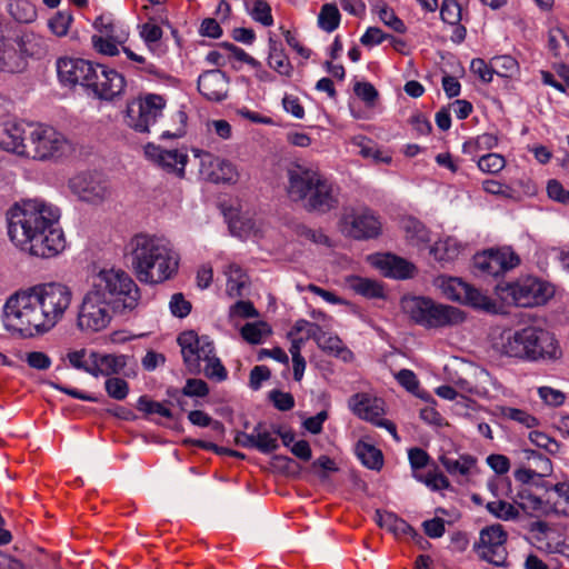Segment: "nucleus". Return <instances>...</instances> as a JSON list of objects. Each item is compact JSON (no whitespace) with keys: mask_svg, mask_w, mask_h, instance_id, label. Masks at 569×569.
Segmentation results:
<instances>
[{"mask_svg":"<svg viewBox=\"0 0 569 569\" xmlns=\"http://www.w3.org/2000/svg\"><path fill=\"white\" fill-rule=\"evenodd\" d=\"M206 365L201 368V371L206 375V377L210 379H214L217 381H223L227 379V370L221 363V361L216 357L214 351L210 353V357L202 360Z\"/></svg>","mask_w":569,"mask_h":569,"instance_id":"5fc2aeb1","label":"nucleus"},{"mask_svg":"<svg viewBox=\"0 0 569 569\" xmlns=\"http://www.w3.org/2000/svg\"><path fill=\"white\" fill-rule=\"evenodd\" d=\"M341 232L356 240L376 238L381 232L379 217L370 209H352L340 221Z\"/></svg>","mask_w":569,"mask_h":569,"instance_id":"4468645a","label":"nucleus"},{"mask_svg":"<svg viewBox=\"0 0 569 569\" xmlns=\"http://www.w3.org/2000/svg\"><path fill=\"white\" fill-rule=\"evenodd\" d=\"M224 274L227 276V293L232 298L240 297L247 283V274L242 268L237 263H229Z\"/></svg>","mask_w":569,"mask_h":569,"instance_id":"473e14b6","label":"nucleus"},{"mask_svg":"<svg viewBox=\"0 0 569 569\" xmlns=\"http://www.w3.org/2000/svg\"><path fill=\"white\" fill-rule=\"evenodd\" d=\"M339 23L340 12L337 6L333 3L323 4L318 16L319 27L327 32H332L339 27Z\"/></svg>","mask_w":569,"mask_h":569,"instance_id":"a18cd8bd","label":"nucleus"},{"mask_svg":"<svg viewBox=\"0 0 569 569\" xmlns=\"http://www.w3.org/2000/svg\"><path fill=\"white\" fill-rule=\"evenodd\" d=\"M69 188L80 200L92 204L103 202L111 194L109 182L100 173H79L69 180Z\"/></svg>","mask_w":569,"mask_h":569,"instance_id":"a211bd4d","label":"nucleus"},{"mask_svg":"<svg viewBox=\"0 0 569 569\" xmlns=\"http://www.w3.org/2000/svg\"><path fill=\"white\" fill-rule=\"evenodd\" d=\"M356 453L361 462L369 469L379 470L383 465V457L379 449L363 441L356 446Z\"/></svg>","mask_w":569,"mask_h":569,"instance_id":"4c0bfd02","label":"nucleus"},{"mask_svg":"<svg viewBox=\"0 0 569 569\" xmlns=\"http://www.w3.org/2000/svg\"><path fill=\"white\" fill-rule=\"evenodd\" d=\"M27 157L36 160L59 159L72 152V143L63 133L41 123H32Z\"/></svg>","mask_w":569,"mask_h":569,"instance_id":"1a4fd4ad","label":"nucleus"},{"mask_svg":"<svg viewBox=\"0 0 569 569\" xmlns=\"http://www.w3.org/2000/svg\"><path fill=\"white\" fill-rule=\"evenodd\" d=\"M8 9L11 17L21 23H31L37 18L36 7L29 0H10Z\"/></svg>","mask_w":569,"mask_h":569,"instance_id":"58836bf2","label":"nucleus"},{"mask_svg":"<svg viewBox=\"0 0 569 569\" xmlns=\"http://www.w3.org/2000/svg\"><path fill=\"white\" fill-rule=\"evenodd\" d=\"M127 366V357L123 355H104L92 351L91 376L112 377L122 372Z\"/></svg>","mask_w":569,"mask_h":569,"instance_id":"a878e982","label":"nucleus"},{"mask_svg":"<svg viewBox=\"0 0 569 569\" xmlns=\"http://www.w3.org/2000/svg\"><path fill=\"white\" fill-rule=\"evenodd\" d=\"M531 456L533 459H537L540 463V471L537 472L535 470L528 468H521L515 471V479L523 485L529 483L533 477H545L551 472V461L546 456L531 451Z\"/></svg>","mask_w":569,"mask_h":569,"instance_id":"e433bc0d","label":"nucleus"},{"mask_svg":"<svg viewBox=\"0 0 569 569\" xmlns=\"http://www.w3.org/2000/svg\"><path fill=\"white\" fill-rule=\"evenodd\" d=\"M461 250L460 243L451 237H448L443 240L437 241L430 249V252L433 254L435 259L438 261H452L456 259Z\"/></svg>","mask_w":569,"mask_h":569,"instance_id":"c9c22d12","label":"nucleus"},{"mask_svg":"<svg viewBox=\"0 0 569 569\" xmlns=\"http://www.w3.org/2000/svg\"><path fill=\"white\" fill-rule=\"evenodd\" d=\"M379 264L388 269L389 276L399 279L410 278L415 271V267L411 263L393 254L385 256Z\"/></svg>","mask_w":569,"mask_h":569,"instance_id":"72a5a7b5","label":"nucleus"},{"mask_svg":"<svg viewBox=\"0 0 569 569\" xmlns=\"http://www.w3.org/2000/svg\"><path fill=\"white\" fill-rule=\"evenodd\" d=\"M22 69V60L17 49L7 43L0 34V71L18 72Z\"/></svg>","mask_w":569,"mask_h":569,"instance_id":"2f4dec72","label":"nucleus"},{"mask_svg":"<svg viewBox=\"0 0 569 569\" xmlns=\"http://www.w3.org/2000/svg\"><path fill=\"white\" fill-rule=\"evenodd\" d=\"M169 306L172 315L178 318H184L191 311V303L184 299L182 293H174Z\"/></svg>","mask_w":569,"mask_h":569,"instance_id":"774afa93","label":"nucleus"},{"mask_svg":"<svg viewBox=\"0 0 569 569\" xmlns=\"http://www.w3.org/2000/svg\"><path fill=\"white\" fill-rule=\"evenodd\" d=\"M126 257L140 282L162 283L178 272L180 257L164 237L149 233L134 234L126 246Z\"/></svg>","mask_w":569,"mask_h":569,"instance_id":"f03ea898","label":"nucleus"},{"mask_svg":"<svg viewBox=\"0 0 569 569\" xmlns=\"http://www.w3.org/2000/svg\"><path fill=\"white\" fill-rule=\"evenodd\" d=\"M166 107L162 96L148 93L127 104L126 123L137 132H149Z\"/></svg>","mask_w":569,"mask_h":569,"instance_id":"f8f14e48","label":"nucleus"},{"mask_svg":"<svg viewBox=\"0 0 569 569\" xmlns=\"http://www.w3.org/2000/svg\"><path fill=\"white\" fill-rule=\"evenodd\" d=\"M8 236L21 250L40 258H52L66 248L58 207L41 199L16 202L6 213Z\"/></svg>","mask_w":569,"mask_h":569,"instance_id":"f257e3e1","label":"nucleus"},{"mask_svg":"<svg viewBox=\"0 0 569 569\" xmlns=\"http://www.w3.org/2000/svg\"><path fill=\"white\" fill-rule=\"evenodd\" d=\"M408 458L412 469V475L427 467L430 461V456L428 452L418 447L408 450Z\"/></svg>","mask_w":569,"mask_h":569,"instance_id":"69168bd1","label":"nucleus"},{"mask_svg":"<svg viewBox=\"0 0 569 569\" xmlns=\"http://www.w3.org/2000/svg\"><path fill=\"white\" fill-rule=\"evenodd\" d=\"M548 48L556 58L561 59L569 54V40L561 29L555 28L549 31Z\"/></svg>","mask_w":569,"mask_h":569,"instance_id":"c03bdc74","label":"nucleus"},{"mask_svg":"<svg viewBox=\"0 0 569 569\" xmlns=\"http://www.w3.org/2000/svg\"><path fill=\"white\" fill-rule=\"evenodd\" d=\"M496 289L503 301L521 308L542 306L555 295L551 284L531 276L499 283Z\"/></svg>","mask_w":569,"mask_h":569,"instance_id":"6e6552de","label":"nucleus"},{"mask_svg":"<svg viewBox=\"0 0 569 569\" xmlns=\"http://www.w3.org/2000/svg\"><path fill=\"white\" fill-rule=\"evenodd\" d=\"M379 525L387 527L388 530L396 536H412L416 529L410 526L406 520L397 517L393 513H387L383 518L380 517Z\"/></svg>","mask_w":569,"mask_h":569,"instance_id":"49530a36","label":"nucleus"},{"mask_svg":"<svg viewBox=\"0 0 569 569\" xmlns=\"http://www.w3.org/2000/svg\"><path fill=\"white\" fill-rule=\"evenodd\" d=\"M72 20L73 17L71 11H58L51 19H49L48 27L54 36L64 37L69 31Z\"/></svg>","mask_w":569,"mask_h":569,"instance_id":"8fccbe9b","label":"nucleus"},{"mask_svg":"<svg viewBox=\"0 0 569 569\" xmlns=\"http://www.w3.org/2000/svg\"><path fill=\"white\" fill-rule=\"evenodd\" d=\"M501 412L503 417L509 418L513 421H517L527 428H533L538 426V419L530 413H528L525 410L511 408V407H503L501 409Z\"/></svg>","mask_w":569,"mask_h":569,"instance_id":"680f3d73","label":"nucleus"},{"mask_svg":"<svg viewBox=\"0 0 569 569\" xmlns=\"http://www.w3.org/2000/svg\"><path fill=\"white\" fill-rule=\"evenodd\" d=\"M4 323L22 337L43 335L52 329L33 287L16 292L7 300Z\"/></svg>","mask_w":569,"mask_h":569,"instance_id":"39448f33","label":"nucleus"},{"mask_svg":"<svg viewBox=\"0 0 569 569\" xmlns=\"http://www.w3.org/2000/svg\"><path fill=\"white\" fill-rule=\"evenodd\" d=\"M346 284L348 288L353 290L356 293L361 295L366 298H382L383 288L382 286L372 279L362 278L358 276H350L346 278Z\"/></svg>","mask_w":569,"mask_h":569,"instance_id":"c756f323","label":"nucleus"},{"mask_svg":"<svg viewBox=\"0 0 569 569\" xmlns=\"http://www.w3.org/2000/svg\"><path fill=\"white\" fill-rule=\"evenodd\" d=\"M300 332H306V340L313 339L316 342L318 338L322 335L323 330L320 326L309 322L308 320L300 319L297 320L293 325L292 329L289 331L288 337L296 336Z\"/></svg>","mask_w":569,"mask_h":569,"instance_id":"13d9d810","label":"nucleus"},{"mask_svg":"<svg viewBox=\"0 0 569 569\" xmlns=\"http://www.w3.org/2000/svg\"><path fill=\"white\" fill-rule=\"evenodd\" d=\"M353 91L368 106H373L379 96L377 89L370 82H357Z\"/></svg>","mask_w":569,"mask_h":569,"instance_id":"338daca9","label":"nucleus"},{"mask_svg":"<svg viewBox=\"0 0 569 569\" xmlns=\"http://www.w3.org/2000/svg\"><path fill=\"white\" fill-rule=\"evenodd\" d=\"M51 328L61 321L70 308L72 291L66 284L49 282L33 286Z\"/></svg>","mask_w":569,"mask_h":569,"instance_id":"ddd939ff","label":"nucleus"},{"mask_svg":"<svg viewBox=\"0 0 569 569\" xmlns=\"http://www.w3.org/2000/svg\"><path fill=\"white\" fill-rule=\"evenodd\" d=\"M19 48L17 53L21 57L22 66L24 67L23 56L26 57H42L47 52V44L43 37L33 31H23L16 40Z\"/></svg>","mask_w":569,"mask_h":569,"instance_id":"cd10ccee","label":"nucleus"},{"mask_svg":"<svg viewBox=\"0 0 569 569\" xmlns=\"http://www.w3.org/2000/svg\"><path fill=\"white\" fill-rule=\"evenodd\" d=\"M497 348L507 357L532 362L556 361L562 355L555 335L533 325L503 331Z\"/></svg>","mask_w":569,"mask_h":569,"instance_id":"20e7f679","label":"nucleus"},{"mask_svg":"<svg viewBox=\"0 0 569 569\" xmlns=\"http://www.w3.org/2000/svg\"><path fill=\"white\" fill-rule=\"evenodd\" d=\"M162 34V29L152 18H150L146 23L139 26V36L149 49H153V47L161 40Z\"/></svg>","mask_w":569,"mask_h":569,"instance_id":"603ef678","label":"nucleus"},{"mask_svg":"<svg viewBox=\"0 0 569 569\" xmlns=\"http://www.w3.org/2000/svg\"><path fill=\"white\" fill-rule=\"evenodd\" d=\"M271 332L268 323L263 321L246 323L241 328L242 338L252 345H258L262 341L264 336H268Z\"/></svg>","mask_w":569,"mask_h":569,"instance_id":"de8ad7c7","label":"nucleus"},{"mask_svg":"<svg viewBox=\"0 0 569 569\" xmlns=\"http://www.w3.org/2000/svg\"><path fill=\"white\" fill-rule=\"evenodd\" d=\"M116 312L132 311L141 293L132 277L122 269H102L92 277L91 288Z\"/></svg>","mask_w":569,"mask_h":569,"instance_id":"423d86ee","label":"nucleus"},{"mask_svg":"<svg viewBox=\"0 0 569 569\" xmlns=\"http://www.w3.org/2000/svg\"><path fill=\"white\" fill-rule=\"evenodd\" d=\"M250 14L253 20L260 22L264 27H270L273 24L271 7L266 0H256Z\"/></svg>","mask_w":569,"mask_h":569,"instance_id":"bf43d9fd","label":"nucleus"},{"mask_svg":"<svg viewBox=\"0 0 569 569\" xmlns=\"http://www.w3.org/2000/svg\"><path fill=\"white\" fill-rule=\"evenodd\" d=\"M189 421L199 427H209L211 426L213 430L221 431L223 430V425L220 421L212 420V418L201 410L190 411L188 415Z\"/></svg>","mask_w":569,"mask_h":569,"instance_id":"0e129e2a","label":"nucleus"},{"mask_svg":"<svg viewBox=\"0 0 569 569\" xmlns=\"http://www.w3.org/2000/svg\"><path fill=\"white\" fill-rule=\"evenodd\" d=\"M96 64L80 58H60L57 61L58 77L62 83L87 87Z\"/></svg>","mask_w":569,"mask_h":569,"instance_id":"5701e85b","label":"nucleus"},{"mask_svg":"<svg viewBox=\"0 0 569 569\" xmlns=\"http://www.w3.org/2000/svg\"><path fill=\"white\" fill-rule=\"evenodd\" d=\"M498 144V139L492 133H483L466 141L462 146V152L476 158L478 152L490 150Z\"/></svg>","mask_w":569,"mask_h":569,"instance_id":"ea45409f","label":"nucleus"},{"mask_svg":"<svg viewBox=\"0 0 569 569\" xmlns=\"http://www.w3.org/2000/svg\"><path fill=\"white\" fill-rule=\"evenodd\" d=\"M401 308L415 323L428 329L456 326L466 318L460 309L438 303L427 297H405Z\"/></svg>","mask_w":569,"mask_h":569,"instance_id":"0eeeda50","label":"nucleus"},{"mask_svg":"<svg viewBox=\"0 0 569 569\" xmlns=\"http://www.w3.org/2000/svg\"><path fill=\"white\" fill-rule=\"evenodd\" d=\"M98 34L91 37L93 49L104 56L114 57L119 53V47L129 39V29L111 14H100L93 22Z\"/></svg>","mask_w":569,"mask_h":569,"instance_id":"9b49d317","label":"nucleus"},{"mask_svg":"<svg viewBox=\"0 0 569 569\" xmlns=\"http://www.w3.org/2000/svg\"><path fill=\"white\" fill-rule=\"evenodd\" d=\"M412 476L416 480L425 483L432 491H439L448 489L450 487L448 478L443 473L438 472L437 470L429 471L426 475L415 472Z\"/></svg>","mask_w":569,"mask_h":569,"instance_id":"09e8293b","label":"nucleus"},{"mask_svg":"<svg viewBox=\"0 0 569 569\" xmlns=\"http://www.w3.org/2000/svg\"><path fill=\"white\" fill-rule=\"evenodd\" d=\"M440 16L443 22L456 26L461 20V8L455 0H445L440 8Z\"/></svg>","mask_w":569,"mask_h":569,"instance_id":"052dcab7","label":"nucleus"},{"mask_svg":"<svg viewBox=\"0 0 569 569\" xmlns=\"http://www.w3.org/2000/svg\"><path fill=\"white\" fill-rule=\"evenodd\" d=\"M32 122L4 121L0 124V147L27 157Z\"/></svg>","mask_w":569,"mask_h":569,"instance_id":"4be33fe9","label":"nucleus"},{"mask_svg":"<svg viewBox=\"0 0 569 569\" xmlns=\"http://www.w3.org/2000/svg\"><path fill=\"white\" fill-rule=\"evenodd\" d=\"M137 409L146 415H159L163 418L171 419L172 412L163 403L151 400L147 396H141L137 401Z\"/></svg>","mask_w":569,"mask_h":569,"instance_id":"3c124183","label":"nucleus"},{"mask_svg":"<svg viewBox=\"0 0 569 569\" xmlns=\"http://www.w3.org/2000/svg\"><path fill=\"white\" fill-rule=\"evenodd\" d=\"M477 164L482 172L495 174L505 168L506 160L499 153H487L479 158Z\"/></svg>","mask_w":569,"mask_h":569,"instance_id":"4d7b16f0","label":"nucleus"},{"mask_svg":"<svg viewBox=\"0 0 569 569\" xmlns=\"http://www.w3.org/2000/svg\"><path fill=\"white\" fill-rule=\"evenodd\" d=\"M209 159V164L212 171L209 178L214 182H233L238 178L236 167L224 159L213 158L211 154H206Z\"/></svg>","mask_w":569,"mask_h":569,"instance_id":"7c9ffc66","label":"nucleus"},{"mask_svg":"<svg viewBox=\"0 0 569 569\" xmlns=\"http://www.w3.org/2000/svg\"><path fill=\"white\" fill-rule=\"evenodd\" d=\"M126 88L124 77L113 69L96 63L86 89L100 100L112 101L121 96Z\"/></svg>","mask_w":569,"mask_h":569,"instance_id":"f3484780","label":"nucleus"},{"mask_svg":"<svg viewBox=\"0 0 569 569\" xmlns=\"http://www.w3.org/2000/svg\"><path fill=\"white\" fill-rule=\"evenodd\" d=\"M228 78L219 69L208 70L198 78V90L208 100L220 102L227 98Z\"/></svg>","mask_w":569,"mask_h":569,"instance_id":"393cba45","label":"nucleus"},{"mask_svg":"<svg viewBox=\"0 0 569 569\" xmlns=\"http://www.w3.org/2000/svg\"><path fill=\"white\" fill-rule=\"evenodd\" d=\"M107 395L114 400H124L129 393V385L124 379L110 377L104 382Z\"/></svg>","mask_w":569,"mask_h":569,"instance_id":"6e6d98bb","label":"nucleus"},{"mask_svg":"<svg viewBox=\"0 0 569 569\" xmlns=\"http://www.w3.org/2000/svg\"><path fill=\"white\" fill-rule=\"evenodd\" d=\"M435 283L442 296L451 301L487 312H497V303L490 297L460 278L440 276Z\"/></svg>","mask_w":569,"mask_h":569,"instance_id":"9d476101","label":"nucleus"},{"mask_svg":"<svg viewBox=\"0 0 569 569\" xmlns=\"http://www.w3.org/2000/svg\"><path fill=\"white\" fill-rule=\"evenodd\" d=\"M493 73L500 77H512L518 70V62L511 56H498L491 59Z\"/></svg>","mask_w":569,"mask_h":569,"instance_id":"864d4df0","label":"nucleus"},{"mask_svg":"<svg viewBox=\"0 0 569 569\" xmlns=\"http://www.w3.org/2000/svg\"><path fill=\"white\" fill-rule=\"evenodd\" d=\"M515 503L527 515L533 516L537 512L545 510V502L538 496H536L530 489H520L515 498Z\"/></svg>","mask_w":569,"mask_h":569,"instance_id":"f704fd0d","label":"nucleus"},{"mask_svg":"<svg viewBox=\"0 0 569 569\" xmlns=\"http://www.w3.org/2000/svg\"><path fill=\"white\" fill-rule=\"evenodd\" d=\"M520 263V258L511 248L490 249L475 257L476 267L489 274L497 277Z\"/></svg>","mask_w":569,"mask_h":569,"instance_id":"412c9836","label":"nucleus"},{"mask_svg":"<svg viewBox=\"0 0 569 569\" xmlns=\"http://www.w3.org/2000/svg\"><path fill=\"white\" fill-rule=\"evenodd\" d=\"M316 343L323 351H327L337 357H341L343 360H347L351 357L350 350L345 347L340 338L337 336L328 335L323 331Z\"/></svg>","mask_w":569,"mask_h":569,"instance_id":"a19ab883","label":"nucleus"},{"mask_svg":"<svg viewBox=\"0 0 569 569\" xmlns=\"http://www.w3.org/2000/svg\"><path fill=\"white\" fill-rule=\"evenodd\" d=\"M183 362L190 373L201 371V362L214 351L213 342L208 336L199 337L194 331H184L178 336Z\"/></svg>","mask_w":569,"mask_h":569,"instance_id":"dca6fc26","label":"nucleus"},{"mask_svg":"<svg viewBox=\"0 0 569 569\" xmlns=\"http://www.w3.org/2000/svg\"><path fill=\"white\" fill-rule=\"evenodd\" d=\"M507 541V532L501 525H492L480 531L479 541L475 550L479 557L496 566L501 565L506 558L503 545Z\"/></svg>","mask_w":569,"mask_h":569,"instance_id":"6ab92c4d","label":"nucleus"},{"mask_svg":"<svg viewBox=\"0 0 569 569\" xmlns=\"http://www.w3.org/2000/svg\"><path fill=\"white\" fill-rule=\"evenodd\" d=\"M268 66L284 78H290L293 73V66L284 52L282 43L273 38H269Z\"/></svg>","mask_w":569,"mask_h":569,"instance_id":"bb28decb","label":"nucleus"},{"mask_svg":"<svg viewBox=\"0 0 569 569\" xmlns=\"http://www.w3.org/2000/svg\"><path fill=\"white\" fill-rule=\"evenodd\" d=\"M70 365L76 368L83 370L91 375L92 372V352L87 357V351L84 349L71 351L67 356Z\"/></svg>","mask_w":569,"mask_h":569,"instance_id":"e2e57ef3","label":"nucleus"},{"mask_svg":"<svg viewBox=\"0 0 569 569\" xmlns=\"http://www.w3.org/2000/svg\"><path fill=\"white\" fill-rule=\"evenodd\" d=\"M111 306L91 289L84 295L78 311V327L86 331H100L111 321Z\"/></svg>","mask_w":569,"mask_h":569,"instance_id":"2eb2a0df","label":"nucleus"},{"mask_svg":"<svg viewBox=\"0 0 569 569\" xmlns=\"http://www.w3.org/2000/svg\"><path fill=\"white\" fill-rule=\"evenodd\" d=\"M486 509L493 517L503 521L517 520L520 516L519 509L505 500L489 501Z\"/></svg>","mask_w":569,"mask_h":569,"instance_id":"37998d69","label":"nucleus"},{"mask_svg":"<svg viewBox=\"0 0 569 569\" xmlns=\"http://www.w3.org/2000/svg\"><path fill=\"white\" fill-rule=\"evenodd\" d=\"M146 156L169 172H174L183 177L184 167L188 161V154L181 150H164L160 147L149 143L144 148Z\"/></svg>","mask_w":569,"mask_h":569,"instance_id":"b1692460","label":"nucleus"},{"mask_svg":"<svg viewBox=\"0 0 569 569\" xmlns=\"http://www.w3.org/2000/svg\"><path fill=\"white\" fill-rule=\"evenodd\" d=\"M439 461L452 477H468L477 465V459L471 455H441Z\"/></svg>","mask_w":569,"mask_h":569,"instance_id":"c85d7f7f","label":"nucleus"},{"mask_svg":"<svg viewBox=\"0 0 569 569\" xmlns=\"http://www.w3.org/2000/svg\"><path fill=\"white\" fill-rule=\"evenodd\" d=\"M254 449L262 453L276 451L279 447L278 440L268 431L261 422L253 428Z\"/></svg>","mask_w":569,"mask_h":569,"instance_id":"79ce46f5","label":"nucleus"},{"mask_svg":"<svg viewBox=\"0 0 569 569\" xmlns=\"http://www.w3.org/2000/svg\"><path fill=\"white\" fill-rule=\"evenodd\" d=\"M349 408L360 419L385 427L395 438H398L396 426L391 421L381 418L383 413V401L381 399L368 393H356L349 399Z\"/></svg>","mask_w":569,"mask_h":569,"instance_id":"aec40b11","label":"nucleus"},{"mask_svg":"<svg viewBox=\"0 0 569 569\" xmlns=\"http://www.w3.org/2000/svg\"><path fill=\"white\" fill-rule=\"evenodd\" d=\"M287 193L308 211L329 212L339 204V189L319 170L295 164L287 171Z\"/></svg>","mask_w":569,"mask_h":569,"instance_id":"7ed1b4c3","label":"nucleus"}]
</instances>
